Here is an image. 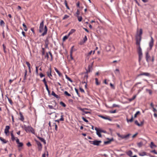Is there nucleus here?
I'll return each instance as SVG.
<instances>
[{
  "label": "nucleus",
  "mask_w": 157,
  "mask_h": 157,
  "mask_svg": "<svg viewBox=\"0 0 157 157\" xmlns=\"http://www.w3.org/2000/svg\"><path fill=\"white\" fill-rule=\"evenodd\" d=\"M48 53L49 54V55L51 56V59L50 60L51 61H52L53 59V55H52L51 52L50 51H49L48 52Z\"/></svg>",
  "instance_id": "obj_35"
},
{
  "label": "nucleus",
  "mask_w": 157,
  "mask_h": 157,
  "mask_svg": "<svg viewBox=\"0 0 157 157\" xmlns=\"http://www.w3.org/2000/svg\"><path fill=\"white\" fill-rule=\"evenodd\" d=\"M135 124L139 126H140V124L139 123L137 120H136L135 121Z\"/></svg>",
  "instance_id": "obj_53"
},
{
  "label": "nucleus",
  "mask_w": 157,
  "mask_h": 157,
  "mask_svg": "<svg viewBox=\"0 0 157 157\" xmlns=\"http://www.w3.org/2000/svg\"><path fill=\"white\" fill-rule=\"evenodd\" d=\"M26 63L27 64V65L28 68L29 67H30V63L26 61Z\"/></svg>",
  "instance_id": "obj_60"
},
{
  "label": "nucleus",
  "mask_w": 157,
  "mask_h": 157,
  "mask_svg": "<svg viewBox=\"0 0 157 157\" xmlns=\"http://www.w3.org/2000/svg\"><path fill=\"white\" fill-rule=\"evenodd\" d=\"M7 98L8 99V101H9L11 105H13V102L12 101V100H11V99L9 98L8 97H7Z\"/></svg>",
  "instance_id": "obj_46"
},
{
  "label": "nucleus",
  "mask_w": 157,
  "mask_h": 157,
  "mask_svg": "<svg viewBox=\"0 0 157 157\" xmlns=\"http://www.w3.org/2000/svg\"><path fill=\"white\" fill-rule=\"evenodd\" d=\"M59 104L64 107H66V105L63 101H60L59 103Z\"/></svg>",
  "instance_id": "obj_37"
},
{
  "label": "nucleus",
  "mask_w": 157,
  "mask_h": 157,
  "mask_svg": "<svg viewBox=\"0 0 157 157\" xmlns=\"http://www.w3.org/2000/svg\"><path fill=\"white\" fill-rule=\"evenodd\" d=\"M77 17L78 18V21H79L80 22L82 21V17L81 16H78Z\"/></svg>",
  "instance_id": "obj_39"
},
{
  "label": "nucleus",
  "mask_w": 157,
  "mask_h": 157,
  "mask_svg": "<svg viewBox=\"0 0 157 157\" xmlns=\"http://www.w3.org/2000/svg\"><path fill=\"white\" fill-rule=\"evenodd\" d=\"M27 70L26 69H25V72L24 76L23 79V80L22 81V82H24V80L25 81L26 79V76L27 75Z\"/></svg>",
  "instance_id": "obj_28"
},
{
  "label": "nucleus",
  "mask_w": 157,
  "mask_h": 157,
  "mask_svg": "<svg viewBox=\"0 0 157 157\" xmlns=\"http://www.w3.org/2000/svg\"><path fill=\"white\" fill-rule=\"evenodd\" d=\"M87 38L86 36H85L84 38H83V40L84 42H86V41L87 40Z\"/></svg>",
  "instance_id": "obj_61"
},
{
  "label": "nucleus",
  "mask_w": 157,
  "mask_h": 157,
  "mask_svg": "<svg viewBox=\"0 0 157 157\" xmlns=\"http://www.w3.org/2000/svg\"><path fill=\"white\" fill-rule=\"evenodd\" d=\"M69 17V16H68L67 14H65V15H64V16L63 17V20H65L66 19L68 18Z\"/></svg>",
  "instance_id": "obj_38"
},
{
  "label": "nucleus",
  "mask_w": 157,
  "mask_h": 157,
  "mask_svg": "<svg viewBox=\"0 0 157 157\" xmlns=\"http://www.w3.org/2000/svg\"><path fill=\"white\" fill-rule=\"evenodd\" d=\"M113 107H120V105H116V104H113Z\"/></svg>",
  "instance_id": "obj_62"
},
{
  "label": "nucleus",
  "mask_w": 157,
  "mask_h": 157,
  "mask_svg": "<svg viewBox=\"0 0 157 157\" xmlns=\"http://www.w3.org/2000/svg\"><path fill=\"white\" fill-rule=\"evenodd\" d=\"M26 145L28 147H30L32 146L31 143L30 142H28L26 144Z\"/></svg>",
  "instance_id": "obj_64"
},
{
  "label": "nucleus",
  "mask_w": 157,
  "mask_h": 157,
  "mask_svg": "<svg viewBox=\"0 0 157 157\" xmlns=\"http://www.w3.org/2000/svg\"><path fill=\"white\" fill-rule=\"evenodd\" d=\"M101 132H100V130L99 129V131H97L96 132L98 136L99 137H101Z\"/></svg>",
  "instance_id": "obj_34"
},
{
  "label": "nucleus",
  "mask_w": 157,
  "mask_h": 157,
  "mask_svg": "<svg viewBox=\"0 0 157 157\" xmlns=\"http://www.w3.org/2000/svg\"><path fill=\"white\" fill-rule=\"evenodd\" d=\"M48 31V28L46 26V25H45L44 29V32L41 34V36H44L45 35H46L47 33V32Z\"/></svg>",
  "instance_id": "obj_16"
},
{
  "label": "nucleus",
  "mask_w": 157,
  "mask_h": 157,
  "mask_svg": "<svg viewBox=\"0 0 157 157\" xmlns=\"http://www.w3.org/2000/svg\"><path fill=\"white\" fill-rule=\"evenodd\" d=\"M151 152L155 154H157V152L155 150H152L151 151Z\"/></svg>",
  "instance_id": "obj_63"
},
{
  "label": "nucleus",
  "mask_w": 157,
  "mask_h": 157,
  "mask_svg": "<svg viewBox=\"0 0 157 157\" xmlns=\"http://www.w3.org/2000/svg\"><path fill=\"white\" fill-rule=\"evenodd\" d=\"M142 33L143 31L141 29H140L139 33H138V30L137 31V34L136 36V44L137 46H140V41L142 39Z\"/></svg>",
  "instance_id": "obj_1"
},
{
  "label": "nucleus",
  "mask_w": 157,
  "mask_h": 157,
  "mask_svg": "<svg viewBox=\"0 0 157 157\" xmlns=\"http://www.w3.org/2000/svg\"><path fill=\"white\" fill-rule=\"evenodd\" d=\"M36 144L38 146V149L39 151H40L42 149V145L40 142L36 140H35Z\"/></svg>",
  "instance_id": "obj_6"
},
{
  "label": "nucleus",
  "mask_w": 157,
  "mask_h": 157,
  "mask_svg": "<svg viewBox=\"0 0 157 157\" xmlns=\"http://www.w3.org/2000/svg\"><path fill=\"white\" fill-rule=\"evenodd\" d=\"M0 140L3 142V144L7 143L8 141H6L5 139L2 137H0Z\"/></svg>",
  "instance_id": "obj_25"
},
{
  "label": "nucleus",
  "mask_w": 157,
  "mask_h": 157,
  "mask_svg": "<svg viewBox=\"0 0 157 157\" xmlns=\"http://www.w3.org/2000/svg\"><path fill=\"white\" fill-rule=\"evenodd\" d=\"M95 82L96 85H98L99 84V83L98 82V79L97 78H95Z\"/></svg>",
  "instance_id": "obj_49"
},
{
  "label": "nucleus",
  "mask_w": 157,
  "mask_h": 157,
  "mask_svg": "<svg viewBox=\"0 0 157 157\" xmlns=\"http://www.w3.org/2000/svg\"><path fill=\"white\" fill-rule=\"evenodd\" d=\"M80 12L79 10L78 9L77 10V12L76 13V15H75V16L76 17H77L78 16H79V15L80 14Z\"/></svg>",
  "instance_id": "obj_45"
},
{
  "label": "nucleus",
  "mask_w": 157,
  "mask_h": 157,
  "mask_svg": "<svg viewBox=\"0 0 157 157\" xmlns=\"http://www.w3.org/2000/svg\"><path fill=\"white\" fill-rule=\"evenodd\" d=\"M24 128L25 131L27 132L28 131H29L30 129L32 128V127L31 126H26L25 125H24Z\"/></svg>",
  "instance_id": "obj_14"
},
{
  "label": "nucleus",
  "mask_w": 157,
  "mask_h": 157,
  "mask_svg": "<svg viewBox=\"0 0 157 157\" xmlns=\"http://www.w3.org/2000/svg\"><path fill=\"white\" fill-rule=\"evenodd\" d=\"M54 69L56 71L57 73V74L60 77L62 76V74L58 70L56 67L54 68Z\"/></svg>",
  "instance_id": "obj_23"
},
{
  "label": "nucleus",
  "mask_w": 157,
  "mask_h": 157,
  "mask_svg": "<svg viewBox=\"0 0 157 157\" xmlns=\"http://www.w3.org/2000/svg\"><path fill=\"white\" fill-rule=\"evenodd\" d=\"M10 127L9 126H6L4 132L6 135L7 136V133L9 132V130L10 129Z\"/></svg>",
  "instance_id": "obj_15"
},
{
  "label": "nucleus",
  "mask_w": 157,
  "mask_h": 157,
  "mask_svg": "<svg viewBox=\"0 0 157 157\" xmlns=\"http://www.w3.org/2000/svg\"><path fill=\"white\" fill-rule=\"evenodd\" d=\"M89 142L90 144L97 146H99L102 142L101 140H95L94 141L89 140Z\"/></svg>",
  "instance_id": "obj_3"
},
{
  "label": "nucleus",
  "mask_w": 157,
  "mask_h": 157,
  "mask_svg": "<svg viewBox=\"0 0 157 157\" xmlns=\"http://www.w3.org/2000/svg\"><path fill=\"white\" fill-rule=\"evenodd\" d=\"M136 95H134L132 97V98H129L128 99V100L130 101H133V100H134L136 98Z\"/></svg>",
  "instance_id": "obj_33"
},
{
  "label": "nucleus",
  "mask_w": 157,
  "mask_h": 157,
  "mask_svg": "<svg viewBox=\"0 0 157 157\" xmlns=\"http://www.w3.org/2000/svg\"><path fill=\"white\" fill-rule=\"evenodd\" d=\"M11 139L12 141H14L15 140V137L14 136V135L13 134H12L11 133Z\"/></svg>",
  "instance_id": "obj_51"
},
{
  "label": "nucleus",
  "mask_w": 157,
  "mask_h": 157,
  "mask_svg": "<svg viewBox=\"0 0 157 157\" xmlns=\"http://www.w3.org/2000/svg\"><path fill=\"white\" fill-rule=\"evenodd\" d=\"M51 37L52 38V36H48L46 37V39H45V40L44 41L45 44H49V40H48V39L50 38Z\"/></svg>",
  "instance_id": "obj_17"
},
{
  "label": "nucleus",
  "mask_w": 157,
  "mask_h": 157,
  "mask_svg": "<svg viewBox=\"0 0 157 157\" xmlns=\"http://www.w3.org/2000/svg\"><path fill=\"white\" fill-rule=\"evenodd\" d=\"M106 139L107 140H108L104 142V144L105 145L110 144L111 142L113 141L114 140L113 137L111 139H109V138H107Z\"/></svg>",
  "instance_id": "obj_10"
},
{
  "label": "nucleus",
  "mask_w": 157,
  "mask_h": 157,
  "mask_svg": "<svg viewBox=\"0 0 157 157\" xmlns=\"http://www.w3.org/2000/svg\"><path fill=\"white\" fill-rule=\"evenodd\" d=\"M17 146L18 147H22L23 146V144L22 142H20L18 144Z\"/></svg>",
  "instance_id": "obj_36"
},
{
  "label": "nucleus",
  "mask_w": 157,
  "mask_h": 157,
  "mask_svg": "<svg viewBox=\"0 0 157 157\" xmlns=\"http://www.w3.org/2000/svg\"><path fill=\"white\" fill-rule=\"evenodd\" d=\"M146 59L147 61L148 62L151 60V57L149 54L148 52H146Z\"/></svg>",
  "instance_id": "obj_9"
},
{
  "label": "nucleus",
  "mask_w": 157,
  "mask_h": 157,
  "mask_svg": "<svg viewBox=\"0 0 157 157\" xmlns=\"http://www.w3.org/2000/svg\"><path fill=\"white\" fill-rule=\"evenodd\" d=\"M133 117L132 115L131 118L130 119H128L127 118L126 119L127 121V122H132L133 121Z\"/></svg>",
  "instance_id": "obj_29"
},
{
  "label": "nucleus",
  "mask_w": 157,
  "mask_h": 157,
  "mask_svg": "<svg viewBox=\"0 0 157 157\" xmlns=\"http://www.w3.org/2000/svg\"><path fill=\"white\" fill-rule=\"evenodd\" d=\"M141 75H145L147 77H150L151 75L149 73L147 72H142L137 75V77H139Z\"/></svg>",
  "instance_id": "obj_11"
},
{
  "label": "nucleus",
  "mask_w": 157,
  "mask_h": 157,
  "mask_svg": "<svg viewBox=\"0 0 157 157\" xmlns=\"http://www.w3.org/2000/svg\"><path fill=\"white\" fill-rule=\"evenodd\" d=\"M75 31H76L75 29H72L70 30V33H71L72 34L73 33H74Z\"/></svg>",
  "instance_id": "obj_55"
},
{
  "label": "nucleus",
  "mask_w": 157,
  "mask_h": 157,
  "mask_svg": "<svg viewBox=\"0 0 157 157\" xmlns=\"http://www.w3.org/2000/svg\"><path fill=\"white\" fill-rule=\"evenodd\" d=\"M68 37L67 36V35H66L64 36V37H63V41H65L66 40H67V38H68Z\"/></svg>",
  "instance_id": "obj_48"
},
{
  "label": "nucleus",
  "mask_w": 157,
  "mask_h": 157,
  "mask_svg": "<svg viewBox=\"0 0 157 157\" xmlns=\"http://www.w3.org/2000/svg\"><path fill=\"white\" fill-rule=\"evenodd\" d=\"M44 21L43 20L40 23L39 27V32L41 33L43 32L44 30L43 27L44 26Z\"/></svg>",
  "instance_id": "obj_7"
},
{
  "label": "nucleus",
  "mask_w": 157,
  "mask_h": 157,
  "mask_svg": "<svg viewBox=\"0 0 157 157\" xmlns=\"http://www.w3.org/2000/svg\"><path fill=\"white\" fill-rule=\"evenodd\" d=\"M63 115H62L61 116V118L59 120H57L55 121L56 122H57L58 123H59L60 121H64V118H63Z\"/></svg>",
  "instance_id": "obj_20"
},
{
  "label": "nucleus",
  "mask_w": 157,
  "mask_h": 157,
  "mask_svg": "<svg viewBox=\"0 0 157 157\" xmlns=\"http://www.w3.org/2000/svg\"><path fill=\"white\" fill-rule=\"evenodd\" d=\"M140 114V112L139 111H137L136 113L135 114L134 116V117L135 118H136L137 117V115Z\"/></svg>",
  "instance_id": "obj_43"
},
{
  "label": "nucleus",
  "mask_w": 157,
  "mask_h": 157,
  "mask_svg": "<svg viewBox=\"0 0 157 157\" xmlns=\"http://www.w3.org/2000/svg\"><path fill=\"white\" fill-rule=\"evenodd\" d=\"M117 134L119 137H120L122 139H125V140L128 139L129 136L131 135L130 134H128L125 135H121L120 133H117Z\"/></svg>",
  "instance_id": "obj_5"
},
{
  "label": "nucleus",
  "mask_w": 157,
  "mask_h": 157,
  "mask_svg": "<svg viewBox=\"0 0 157 157\" xmlns=\"http://www.w3.org/2000/svg\"><path fill=\"white\" fill-rule=\"evenodd\" d=\"M48 53H48L46 52V55L45 56V58H47L48 60V59L49 58V56Z\"/></svg>",
  "instance_id": "obj_50"
},
{
  "label": "nucleus",
  "mask_w": 157,
  "mask_h": 157,
  "mask_svg": "<svg viewBox=\"0 0 157 157\" xmlns=\"http://www.w3.org/2000/svg\"><path fill=\"white\" fill-rule=\"evenodd\" d=\"M99 129L100 130V132H103V133H107V132L106 131L102 130L101 129Z\"/></svg>",
  "instance_id": "obj_58"
},
{
  "label": "nucleus",
  "mask_w": 157,
  "mask_h": 157,
  "mask_svg": "<svg viewBox=\"0 0 157 157\" xmlns=\"http://www.w3.org/2000/svg\"><path fill=\"white\" fill-rule=\"evenodd\" d=\"M0 25L2 26V25H4L5 23L3 20H1L0 21Z\"/></svg>",
  "instance_id": "obj_57"
},
{
  "label": "nucleus",
  "mask_w": 157,
  "mask_h": 157,
  "mask_svg": "<svg viewBox=\"0 0 157 157\" xmlns=\"http://www.w3.org/2000/svg\"><path fill=\"white\" fill-rule=\"evenodd\" d=\"M52 95L57 98H59V96L56 94L54 91H52Z\"/></svg>",
  "instance_id": "obj_22"
},
{
  "label": "nucleus",
  "mask_w": 157,
  "mask_h": 157,
  "mask_svg": "<svg viewBox=\"0 0 157 157\" xmlns=\"http://www.w3.org/2000/svg\"><path fill=\"white\" fill-rule=\"evenodd\" d=\"M42 55L43 56L45 54V49L44 48H42Z\"/></svg>",
  "instance_id": "obj_52"
},
{
  "label": "nucleus",
  "mask_w": 157,
  "mask_h": 157,
  "mask_svg": "<svg viewBox=\"0 0 157 157\" xmlns=\"http://www.w3.org/2000/svg\"><path fill=\"white\" fill-rule=\"evenodd\" d=\"M22 25L25 28H24V30L25 31H26L27 30V29L26 25L24 23Z\"/></svg>",
  "instance_id": "obj_42"
},
{
  "label": "nucleus",
  "mask_w": 157,
  "mask_h": 157,
  "mask_svg": "<svg viewBox=\"0 0 157 157\" xmlns=\"http://www.w3.org/2000/svg\"><path fill=\"white\" fill-rule=\"evenodd\" d=\"M93 65V63H92L91 64H90L88 65L87 70L86 69V73L87 74L90 71L91 69H92Z\"/></svg>",
  "instance_id": "obj_13"
},
{
  "label": "nucleus",
  "mask_w": 157,
  "mask_h": 157,
  "mask_svg": "<svg viewBox=\"0 0 157 157\" xmlns=\"http://www.w3.org/2000/svg\"><path fill=\"white\" fill-rule=\"evenodd\" d=\"M153 147H157V146L154 144L153 142H151V143L150 147L151 148H153Z\"/></svg>",
  "instance_id": "obj_30"
},
{
  "label": "nucleus",
  "mask_w": 157,
  "mask_h": 157,
  "mask_svg": "<svg viewBox=\"0 0 157 157\" xmlns=\"http://www.w3.org/2000/svg\"><path fill=\"white\" fill-rule=\"evenodd\" d=\"M64 94L66 96H71V95L69 94L67 91H65L64 92Z\"/></svg>",
  "instance_id": "obj_41"
},
{
  "label": "nucleus",
  "mask_w": 157,
  "mask_h": 157,
  "mask_svg": "<svg viewBox=\"0 0 157 157\" xmlns=\"http://www.w3.org/2000/svg\"><path fill=\"white\" fill-rule=\"evenodd\" d=\"M29 131L32 132V133L34 134V131L33 128H32V129H30Z\"/></svg>",
  "instance_id": "obj_59"
},
{
  "label": "nucleus",
  "mask_w": 157,
  "mask_h": 157,
  "mask_svg": "<svg viewBox=\"0 0 157 157\" xmlns=\"http://www.w3.org/2000/svg\"><path fill=\"white\" fill-rule=\"evenodd\" d=\"M19 114L20 116V120L22 121H23L24 118L23 116V115L22 113L21 112H20Z\"/></svg>",
  "instance_id": "obj_21"
},
{
  "label": "nucleus",
  "mask_w": 157,
  "mask_h": 157,
  "mask_svg": "<svg viewBox=\"0 0 157 157\" xmlns=\"http://www.w3.org/2000/svg\"><path fill=\"white\" fill-rule=\"evenodd\" d=\"M78 109L81 111L83 112V113H82V115H84L85 114H87V113H89L90 114H91V112L90 111H85V110H88V109L87 108H82L80 107H78Z\"/></svg>",
  "instance_id": "obj_4"
},
{
  "label": "nucleus",
  "mask_w": 157,
  "mask_h": 157,
  "mask_svg": "<svg viewBox=\"0 0 157 157\" xmlns=\"http://www.w3.org/2000/svg\"><path fill=\"white\" fill-rule=\"evenodd\" d=\"M75 89L76 91V93H77V94L78 95V96L79 97H80V95L78 93V90L77 89H76V88H75Z\"/></svg>",
  "instance_id": "obj_47"
},
{
  "label": "nucleus",
  "mask_w": 157,
  "mask_h": 157,
  "mask_svg": "<svg viewBox=\"0 0 157 157\" xmlns=\"http://www.w3.org/2000/svg\"><path fill=\"white\" fill-rule=\"evenodd\" d=\"M139 155L140 156H144L146 155V152L145 151H144L141 153H139Z\"/></svg>",
  "instance_id": "obj_26"
},
{
  "label": "nucleus",
  "mask_w": 157,
  "mask_h": 157,
  "mask_svg": "<svg viewBox=\"0 0 157 157\" xmlns=\"http://www.w3.org/2000/svg\"><path fill=\"white\" fill-rule=\"evenodd\" d=\"M82 119L83 121H84L85 122H86V123H87L88 122V121L84 117H82Z\"/></svg>",
  "instance_id": "obj_56"
},
{
  "label": "nucleus",
  "mask_w": 157,
  "mask_h": 157,
  "mask_svg": "<svg viewBox=\"0 0 157 157\" xmlns=\"http://www.w3.org/2000/svg\"><path fill=\"white\" fill-rule=\"evenodd\" d=\"M127 155L130 157H131L132 155V152L131 150H129L126 153Z\"/></svg>",
  "instance_id": "obj_27"
},
{
  "label": "nucleus",
  "mask_w": 157,
  "mask_h": 157,
  "mask_svg": "<svg viewBox=\"0 0 157 157\" xmlns=\"http://www.w3.org/2000/svg\"><path fill=\"white\" fill-rule=\"evenodd\" d=\"M146 91L147 92H148L150 95H151L152 94V92L151 90L147 89Z\"/></svg>",
  "instance_id": "obj_40"
},
{
  "label": "nucleus",
  "mask_w": 157,
  "mask_h": 157,
  "mask_svg": "<svg viewBox=\"0 0 157 157\" xmlns=\"http://www.w3.org/2000/svg\"><path fill=\"white\" fill-rule=\"evenodd\" d=\"M115 73L116 74H120V71H119V69H116L115 71H114Z\"/></svg>",
  "instance_id": "obj_44"
},
{
  "label": "nucleus",
  "mask_w": 157,
  "mask_h": 157,
  "mask_svg": "<svg viewBox=\"0 0 157 157\" xmlns=\"http://www.w3.org/2000/svg\"><path fill=\"white\" fill-rule=\"evenodd\" d=\"M64 3L65 5V6H66L68 10H70V8L69 7V6H68V5H67V2L66 0H65L64 2Z\"/></svg>",
  "instance_id": "obj_32"
},
{
  "label": "nucleus",
  "mask_w": 157,
  "mask_h": 157,
  "mask_svg": "<svg viewBox=\"0 0 157 157\" xmlns=\"http://www.w3.org/2000/svg\"><path fill=\"white\" fill-rule=\"evenodd\" d=\"M137 48L138 52L139 55V61L140 62L142 57V49L140 46H138Z\"/></svg>",
  "instance_id": "obj_2"
},
{
  "label": "nucleus",
  "mask_w": 157,
  "mask_h": 157,
  "mask_svg": "<svg viewBox=\"0 0 157 157\" xmlns=\"http://www.w3.org/2000/svg\"><path fill=\"white\" fill-rule=\"evenodd\" d=\"M49 70L50 71L49 72L48 71L47 72V75L50 78H50V76H52V75L51 74V67H50L49 69Z\"/></svg>",
  "instance_id": "obj_19"
},
{
  "label": "nucleus",
  "mask_w": 157,
  "mask_h": 157,
  "mask_svg": "<svg viewBox=\"0 0 157 157\" xmlns=\"http://www.w3.org/2000/svg\"><path fill=\"white\" fill-rule=\"evenodd\" d=\"M2 46H3V50H4V52L5 53H6V47H5V45L4 44H2Z\"/></svg>",
  "instance_id": "obj_54"
},
{
  "label": "nucleus",
  "mask_w": 157,
  "mask_h": 157,
  "mask_svg": "<svg viewBox=\"0 0 157 157\" xmlns=\"http://www.w3.org/2000/svg\"><path fill=\"white\" fill-rule=\"evenodd\" d=\"M151 40L149 42V44L150 47V50H151L152 49V48L154 45V39L152 36H151Z\"/></svg>",
  "instance_id": "obj_8"
},
{
  "label": "nucleus",
  "mask_w": 157,
  "mask_h": 157,
  "mask_svg": "<svg viewBox=\"0 0 157 157\" xmlns=\"http://www.w3.org/2000/svg\"><path fill=\"white\" fill-rule=\"evenodd\" d=\"M37 138H38L42 142H43L44 144H46V141L44 138L40 137L39 136H37Z\"/></svg>",
  "instance_id": "obj_18"
},
{
  "label": "nucleus",
  "mask_w": 157,
  "mask_h": 157,
  "mask_svg": "<svg viewBox=\"0 0 157 157\" xmlns=\"http://www.w3.org/2000/svg\"><path fill=\"white\" fill-rule=\"evenodd\" d=\"M98 116L99 117H101L103 119H104L108 120L110 121H112V120L110 118H109V117H108V116H104L101 115H99Z\"/></svg>",
  "instance_id": "obj_12"
},
{
  "label": "nucleus",
  "mask_w": 157,
  "mask_h": 157,
  "mask_svg": "<svg viewBox=\"0 0 157 157\" xmlns=\"http://www.w3.org/2000/svg\"><path fill=\"white\" fill-rule=\"evenodd\" d=\"M137 145L139 147H140L143 145V143L142 142H140L137 144Z\"/></svg>",
  "instance_id": "obj_31"
},
{
  "label": "nucleus",
  "mask_w": 157,
  "mask_h": 157,
  "mask_svg": "<svg viewBox=\"0 0 157 157\" xmlns=\"http://www.w3.org/2000/svg\"><path fill=\"white\" fill-rule=\"evenodd\" d=\"M110 45H108L106 47V49H108V51H110L112 49V48L114 49V47L113 45H112L111 48H110Z\"/></svg>",
  "instance_id": "obj_24"
}]
</instances>
